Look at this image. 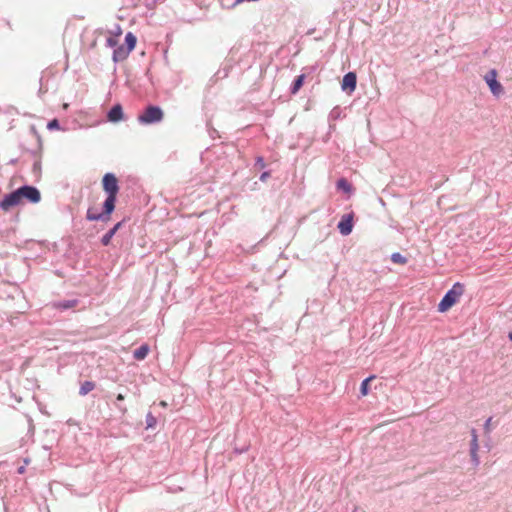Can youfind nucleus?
<instances>
[{
  "label": "nucleus",
  "instance_id": "a878e982",
  "mask_svg": "<svg viewBox=\"0 0 512 512\" xmlns=\"http://www.w3.org/2000/svg\"><path fill=\"white\" fill-rule=\"evenodd\" d=\"M265 165L266 164H265L264 158L262 156L256 157V160H255L256 168L263 169L265 167Z\"/></svg>",
  "mask_w": 512,
  "mask_h": 512
},
{
  "label": "nucleus",
  "instance_id": "7ed1b4c3",
  "mask_svg": "<svg viewBox=\"0 0 512 512\" xmlns=\"http://www.w3.org/2000/svg\"><path fill=\"white\" fill-rule=\"evenodd\" d=\"M163 118L164 113L159 106L148 105L137 119L140 124L151 125L161 122Z\"/></svg>",
  "mask_w": 512,
  "mask_h": 512
},
{
  "label": "nucleus",
  "instance_id": "f3484780",
  "mask_svg": "<svg viewBox=\"0 0 512 512\" xmlns=\"http://www.w3.org/2000/svg\"><path fill=\"white\" fill-rule=\"evenodd\" d=\"M375 378L374 375H371L367 378H365L360 385V393L362 396L368 395L370 391V382Z\"/></svg>",
  "mask_w": 512,
  "mask_h": 512
},
{
  "label": "nucleus",
  "instance_id": "6e6552de",
  "mask_svg": "<svg viewBox=\"0 0 512 512\" xmlns=\"http://www.w3.org/2000/svg\"><path fill=\"white\" fill-rule=\"evenodd\" d=\"M479 444L477 431L473 428L471 430V441H470V457L473 465L477 467L480 464L478 456Z\"/></svg>",
  "mask_w": 512,
  "mask_h": 512
},
{
  "label": "nucleus",
  "instance_id": "b1692460",
  "mask_svg": "<svg viewBox=\"0 0 512 512\" xmlns=\"http://www.w3.org/2000/svg\"><path fill=\"white\" fill-rule=\"evenodd\" d=\"M117 44H118V40L115 37H108L106 39V46L107 47H111V48L115 49Z\"/></svg>",
  "mask_w": 512,
  "mask_h": 512
},
{
  "label": "nucleus",
  "instance_id": "bb28decb",
  "mask_svg": "<svg viewBox=\"0 0 512 512\" xmlns=\"http://www.w3.org/2000/svg\"><path fill=\"white\" fill-rule=\"evenodd\" d=\"M492 418L489 417L485 423H484V430L486 433H489L491 431L490 425H491Z\"/></svg>",
  "mask_w": 512,
  "mask_h": 512
},
{
  "label": "nucleus",
  "instance_id": "a211bd4d",
  "mask_svg": "<svg viewBox=\"0 0 512 512\" xmlns=\"http://www.w3.org/2000/svg\"><path fill=\"white\" fill-rule=\"evenodd\" d=\"M137 43V38L132 32H128L125 35V46L130 49V51L134 50Z\"/></svg>",
  "mask_w": 512,
  "mask_h": 512
},
{
  "label": "nucleus",
  "instance_id": "39448f33",
  "mask_svg": "<svg viewBox=\"0 0 512 512\" xmlns=\"http://www.w3.org/2000/svg\"><path fill=\"white\" fill-rule=\"evenodd\" d=\"M19 189L6 194L3 199L0 201V208L3 211H9L13 207L19 205L21 203Z\"/></svg>",
  "mask_w": 512,
  "mask_h": 512
},
{
  "label": "nucleus",
  "instance_id": "412c9836",
  "mask_svg": "<svg viewBox=\"0 0 512 512\" xmlns=\"http://www.w3.org/2000/svg\"><path fill=\"white\" fill-rule=\"evenodd\" d=\"M391 260L392 262L394 263H397V264H406L407 262V258L404 257L401 253L399 252H395L391 255Z\"/></svg>",
  "mask_w": 512,
  "mask_h": 512
},
{
  "label": "nucleus",
  "instance_id": "4be33fe9",
  "mask_svg": "<svg viewBox=\"0 0 512 512\" xmlns=\"http://www.w3.org/2000/svg\"><path fill=\"white\" fill-rule=\"evenodd\" d=\"M157 424V419L156 417L151 413H147L146 415V428L149 429V428H154Z\"/></svg>",
  "mask_w": 512,
  "mask_h": 512
},
{
  "label": "nucleus",
  "instance_id": "5701e85b",
  "mask_svg": "<svg viewBox=\"0 0 512 512\" xmlns=\"http://www.w3.org/2000/svg\"><path fill=\"white\" fill-rule=\"evenodd\" d=\"M47 128L49 130H55V129H59L60 128V124H59V121L57 119H52L48 122L47 124Z\"/></svg>",
  "mask_w": 512,
  "mask_h": 512
},
{
  "label": "nucleus",
  "instance_id": "6ab92c4d",
  "mask_svg": "<svg viewBox=\"0 0 512 512\" xmlns=\"http://www.w3.org/2000/svg\"><path fill=\"white\" fill-rule=\"evenodd\" d=\"M124 399H125V395H124V394H122V393H119V394L116 396V401H117V402L115 403L116 408H117V409H118V410H119L123 415L127 412V408H126V406H124V405H122V404H120V403H118V402H122V401H124Z\"/></svg>",
  "mask_w": 512,
  "mask_h": 512
},
{
  "label": "nucleus",
  "instance_id": "aec40b11",
  "mask_svg": "<svg viewBox=\"0 0 512 512\" xmlns=\"http://www.w3.org/2000/svg\"><path fill=\"white\" fill-rule=\"evenodd\" d=\"M115 234L116 233L111 229L107 231L101 238V244L103 246H108L111 243V240Z\"/></svg>",
  "mask_w": 512,
  "mask_h": 512
},
{
  "label": "nucleus",
  "instance_id": "9b49d317",
  "mask_svg": "<svg viewBox=\"0 0 512 512\" xmlns=\"http://www.w3.org/2000/svg\"><path fill=\"white\" fill-rule=\"evenodd\" d=\"M77 299H66V300H59L52 303V307L60 310L65 311L71 308H74L78 304Z\"/></svg>",
  "mask_w": 512,
  "mask_h": 512
},
{
  "label": "nucleus",
  "instance_id": "0eeeda50",
  "mask_svg": "<svg viewBox=\"0 0 512 512\" xmlns=\"http://www.w3.org/2000/svg\"><path fill=\"white\" fill-rule=\"evenodd\" d=\"M353 213H348L342 216L338 222L337 228L343 236H348L353 230Z\"/></svg>",
  "mask_w": 512,
  "mask_h": 512
},
{
  "label": "nucleus",
  "instance_id": "1a4fd4ad",
  "mask_svg": "<svg viewBox=\"0 0 512 512\" xmlns=\"http://www.w3.org/2000/svg\"><path fill=\"white\" fill-rule=\"evenodd\" d=\"M357 86V76L354 72H348L343 76L341 88L345 92H353Z\"/></svg>",
  "mask_w": 512,
  "mask_h": 512
},
{
  "label": "nucleus",
  "instance_id": "7c9ffc66",
  "mask_svg": "<svg viewBox=\"0 0 512 512\" xmlns=\"http://www.w3.org/2000/svg\"><path fill=\"white\" fill-rule=\"evenodd\" d=\"M24 471H25V468H24L23 466H21V467H19V468H18V473H19V474H23V473H24Z\"/></svg>",
  "mask_w": 512,
  "mask_h": 512
},
{
  "label": "nucleus",
  "instance_id": "dca6fc26",
  "mask_svg": "<svg viewBox=\"0 0 512 512\" xmlns=\"http://www.w3.org/2000/svg\"><path fill=\"white\" fill-rule=\"evenodd\" d=\"M95 383L93 381H84L79 389V395L85 396L95 388Z\"/></svg>",
  "mask_w": 512,
  "mask_h": 512
},
{
  "label": "nucleus",
  "instance_id": "cd10ccee",
  "mask_svg": "<svg viewBox=\"0 0 512 512\" xmlns=\"http://www.w3.org/2000/svg\"><path fill=\"white\" fill-rule=\"evenodd\" d=\"M271 173L270 171H264L261 175H260V180L261 181H266L269 177H270Z\"/></svg>",
  "mask_w": 512,
  "mask_h": 512
},
{
  "label": "nucleus",
  "instance_id": "9d476101",
  "mask_svg": "<svg viewBox=\"0 0 512 512\" xmlns=\"http://www.w3.org/2000/svg\"><path fill=\"white\" fill-rule=\"evenodd\" d=\"M107 118L110 122L116 123L123 118V108L120 104H115L108 111Z\"/></svg>",
  "mask_w": 512,
  "mask_h": 512
},
{
  "label": "nucleus",
  "instance_id": "f8f14e48",
  "mask_svg": "<svg viewBox=\"0 0 512 512\" xmlns=\"http://www.w3.org/2000/svg\"><path fill=\"white\" fill-rule=\"evenodd\" d=\"M130 49L126 48V46H116L113 50L112 59L115 63L124 61L130 54Z\"/></svg>",
  "mask_w": 512,
  "mask_h": 512
},
{
  "label": "nucleus",
  "instance_id": "f03ea898",
  "mask_svg": "<svg viewBox=\"0 0 512 512\" xmlns=\"http://www.w3.org/2000/svg\"><path fill=\"white\" fill-rule=\"evenodd\" d=\"M464 285L456 282L451 289H449L438 304L439 312H446L452 308L464 293Z\"/></svg>",
  "mask_w": 512,
  "mask_h": 512
},
{
  "label": "nucleus",
  "instance_id": "2f4dec72",
  "mask_svg": "<svg viewBox=\"0 0 512 512\" xmlns=\"http://www.w3.org/2000/svg\"><path fill=\"white\" fill-rule=\"evenodd\" d=\"M508 337H509V340L512 341V331L509 333Z\"/></svg>",
  "mask_w": 512,
  "mask_h": 512
},
{
  "label": "nucleus",
  "instance_id": "20e7f679",
  "mask_svg": "<svg viewBox=\"0 0 512 512\" xmlns=\"http://www.w3.org/2000/svg\"><path fill=\"white\" fill-rule=\"evenodd\" d=\"M20 200H26L32 204L39 203L41 201V193L38 188L32 185H23L18 188Z\"/></svg>",
  "mask_w": 512,
  "mask_h": 512
},
{
  "label": "nucleus",
  "instance_id": "ddd939ff",
  "mask_svg": "<svg viewBox=\"0 0 512 512\" xmlns=\"http://www.w3.org/2000/svg\"><path fill=\"white\" fill-rule=\"evenodd\" d=\"M149 350H150L149 346L147 344H143L134 350L133 357L139 361L144 360L147 357Z\"/></svg>",
  "mask_w": 512,
  "mask_h": 512
},
{
  "label": "nucleus",
  "instance_id": "f257e3e1",
  "mask_svg": "<svg viewBox=\"0 0 512 512\" xmlns=\"http://www.w3.org/2000/svg\"><path fill=\"white\" fill-rule=\"evenodd\" d=\"M102 186L103 190L107 194L102 206V212L96 213L93 208H88L86 213V219L88 221L107 222L110 220L111 214L115 210L117 194L119 192V185L116 176L113 173H106L102 179Z\"/></svg>",
  "mask_w": 512,
  "mask_h": 512
},
{
  "label": "nucleus",
  "instance_id": "c756f323",
  "mask_svg": "<svg viewBox=\"0 0 512 512\" xmlns=\"http://www.w3.org/2000/svg\"><path fill=\"white\" fill-rule=\"evenodd\" d=\"M121 33H122V29H121L120 25L117 24L115 26L114 35L119 36V35H121Z\"/></svg>",
  "mask_w": 512,
  "mask_h": 512
},
{
  "label": "nucleus",
  "instance_id": "c85d7f7f",
  "mask_svg": "<svg viewBox=\"0 0 512 512\" xmlns=\"http://www.w3.org/2000/svg\"><path fill=\"white\" fill-rule=\"evenodd\" d=\"M123 223H124V220H122V221H120V222L116 223V224L111 228V230H113V231L116 233V232H117V231L122 227Z\"/></svg>",
  "mask_w": 512,
  "mask_h": 512
},
{
  "label": "nucleus",
  "instance_id": "4468645a",
  "mask_svg": "<svg viewBox=\"0 0 512 512\" xmlns=\"http://www.w3.org/2000/svg\"><path fill=\"white\" fill-rule=\"evenodd\" d=\"M304 80H305V75L304 74L298 75L294 79V81H293V83H292V85L290 87L291 94H296L301 89V87L304 84Z\"/></svg>",
  "mask_w": 512,
  "mask_h": 512
},
{
  "label": "nucleus",
  "instance_id": "2eb2a0df",
  "mask_svg": "<svg viewBox=\"0 0 512 512\" xmlns=\"http://www.w3.org/2000/svg\"><path fill=\"white\" fill-rule=\"evenodd\" d=\"M336 187L338 190H341L345 193H350L352 191V185L346 178H340L336 182Z\"/></svg>",
  "mask_w": 512,
  "mask_h": 512
},
{
  "label": "nucleus",
  "instance_id": "393cba45",
  "mask_svg": "<svg viewBox=\"0 0 512 512\" xmlns=\"http://www.w3.org/2000/svg\"><path fill=\"white\" fill-rule=\"evenodd\" d=\"M32 171L34 175H39L41 173V162L40 160H36L33 163Z\"/></svg>",
  "mask_w": 512,
  "mask_h": 512
},
{
  "label": "nucleus",
  "instance_id": "423d86ee",
  "mask_svg": "<svg viewBox=\"0 0 512 512\" xmlns=\"http://www.w3.org/2000/svg\"><path fill=\"white\" fill-rule=\"evenodd\" d=\"M485 81L493 95L499 96L503 92L502 85L497 81L496 70H490L485 76Z\"/></svg>",
  "mask_w": 512,
  "mask_h": 512
}]
</instances>
